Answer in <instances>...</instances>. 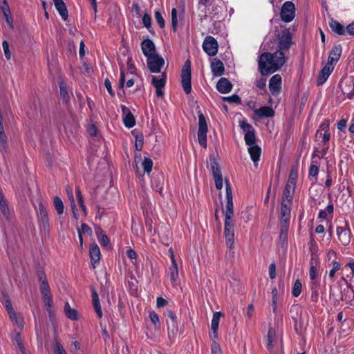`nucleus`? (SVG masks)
<instances>
[{
    "label": "nucleus",
    "mask_w": 354,
    "mask_h": 354,
    "mask_svg": "<svg viewBox=\"0 0 354 354\" xmlns=\"http://www.w3.org/2000/svg\"><path fill=\"white\" fill-rule=\"evenodd\" d=\"M177 22V10L176 8H173L171 10V27L174 31L176 30Z\"/></svg>",
    "instance_id": "09e8293b"
},
{
    "label": "nucleus",
    "mask_w": 354,
    "mask_h": 354,
    "mask_svg": "<svg viewBox=\"0 0 354 354\" xmlns=\"http://www.w3.org/2000/svg\"><path fill=\"white\" fill-rule=\"evenodd\" d=\"M226 209L225 211L224 235L227 248H232L234 244V224L232 192L228 180H225Z\"/></svg>",
    "instance_id": "f03ea898"
},
{
    "label": "nucleus",
    "mask_w": 354,
    "mask_h": 354,
    "mask_svg": "<svg viewBox=\"0 0 354 354\" xmlns=\"http://www.w3.org/2000/svg\"><path fill=\"white\" fill-rule=\"evenodd\" d=\"M281 88V77L277 74L273 75L269 82V89L272 95H277Z\"/></svg>",
    "instance_id": "2eb2a0df"
},
{
    "label": "nucleus",
    "mask_w": 354,
    "mask_h": 354,
    "mask_svg": "<svg viewBox=\"0 0 354 354\" xmlns=\"http://www.w3.org/2000/svg\"><path fill=\"white\" fill-rule=\"evenodd\" d=\"M312 261H313V259H311V262H310L311 266H310V270H309V275H310V279L314 281L317 277V269L315 266L313 265Z\"/></svg>",
    "instance_id": "6e6d98bb"
},
{
    "label": "nucleus",
    "mask_w": 354,
    "mask_h": 354,
    "mask_svg": "<svg viewBox=\"0 0 354 354\" xmlns=\"http://www.w3.org/2000/svg\"><path fill=\"white\" fill-rule=\"evenodd\" d=\"M297 178V170L292 169L290 172L288 181L286 185H290L295 188L296 181Z\"/></svg>",
    "instance_id": "ea45409f"
},
{
    "label": "nucleus",
    "mask_w": 354,
    "mask_h": 354,
    "mask_svg": "<svg viewBox=\"0 0 354 354\" xmlns=\"http://www.w3.org/2000/svg\"><path fill=\"white\" fill-rule=\"evenodd\" d=\"M211 69L214 76H221L224 73L225 68L223 62L214 58L211 63Z\"/></svg>",
    "instance_id": "5701e85b"
},
{
    "label": "nucleus",
    "mask_w": 354,
    "mask_h": 354,
    "mask_svg": "<svg viewBox=\"0 0 354 354\" xmlns=\"http://www.w3.org/2000/svg\"><path fill=\"white\" fill-rule=\"evenodd\" d=\"M330 28L331 30L339 35H344L345 29L344 27L337 21L332 20L329 23Z\"/></svg>",
    "instance_id": "2f4dec72"
},
{
    "label": "nucleus",
    "mask_w": 354,
    "mask_h": 354,
    "mask_svg": "<svg viewBox=\"0 0 354 354\" xmlns=\"http://www.w3.org/2000/svg\"><path fill=\"white\" fill-rule=\"evenodd\" d=\"M320 131H323L324 132L329 131V121L328 120H325L320 124L319 129L317 131V135L319 133Z\"/></svg>",
    "instance_id": "13d9d810"
},
{
    "label": "nucleus",
    "mask_w": 354,
    "mask_h": 354,
    "mask_svg": "<svg viewBox=\"0 0 354 354\" xmlns=\"http://www.w3.org/2000/svg\"><path fill=\"white\" fill-rule=\"evenodd\" d=\"M100 244L104 247H109V239L106 234H102V236L98 240Z\"/></svg>",
    "instance_id": "338daca9"
},
{
    "label": "nucleus",
    "mask_w": 354,
    "mask_h": 354,
    "mask_svg": "<svg viewBox=\"0 0 354 354\" xmlns=\"http://www.w3.org/2000/svg\"><path fill=\"white\" fill-rule=\"evenodd\" d=\"M255 85L259 89H263L266 85V80L265 78H260L256 80Z\"/></svg>",
    "instance_id": "052dcab7"
},
{
    "label": "nucleus",
    "mask_w": 354,
    "mask_h": 354,
    "mask_svg": "<svg viewBox=\"0 0 354 354\" xmlns=\"http://www.w3.org/2000/svg\"><path fill=\"white\" fill-rule=\"evenodd\" d=\"M280 16L285 22H290L295 16V8L292 1L285 2L281 9Z\"/></svg>",
    "instance_id": "423d86ee"
},
{
    "label": "nucleus",
    "mask_w": 354,
    "mask_h": 354,
    "mask_svg": "<svg viewBox=\"0 0 354 354\" xmlns=\"http://www.w3.org/2000/svg\"><path fill=\"white\" fill-rule=\"evenodd\" d=\"M142 165L143 167L144 171L149 174L151 171L153 167V161L150 158L145 157Z\"/></svg>",
    "instance_id": "a19ab883"
},
{
    "label": "nucleus",
    "mask_w": 354,
    "mask_h": 354,
    "mask_svg": "<svg viewBox=\"0 0 354 354\" xmlns=\"http://www.w3.org/2000/svg\"><path fill=\"white\" fill-rule=\"evenodd\" d=\"M0 210L3 217L8 220L10 218V212L7 202H5L0 205Z\"/></svg>",
    "instance_id": "a18cd8bd"
},
{
    "label": "nucleus",
    "mask_w": 354,
    "mask_h": 354,
    "mask_svg": "<svg viewBox=\"0 0 354 354\" xmlns=\"http://www.w3.org/2000/svg\"><path fill=\"white\" fill-rule=\"evenodd\" d=\"M142 23L144 26L149 30L151 28V19L149 14L145 13L142 17Z\"/></svg>",
    "instance_id": "5fc2aeb1"
},
{
    "label": "nucleus",
    "mask_w": 354,
    "mask_h": 354,
    "mask_svg": "<svg viewBox=\"0 0 354 354\" xmlns=\"http://www.w3.org/2000/svg\"><path fill=\"white\" fill-rule=\"evenodd\" d=\"M118 63L120 65V77L118 86H119V88H122L124 87V81H125L124 73V70H123L124 65L122 63L120 58H118Z\"/></svg>",
    "instance_id": "49530a36"
},
{
    "label": "nucleus",
    "mask_w": 354,
    "mask_h": 354,
    "mask_svg": "<svg viewBox=\"0 0 354 354\" xmlns=\"http://www.w3.org/2000/svg\"><path fill=\"white\" fill-rule=\"evenodd\" d=\"M244 140L247 145H256V134L255 130L245 133Z\"/></svg>",
    "instance_id": "f704fd0d"
},
{
    "label": "nucleus",
    "mask_w": 354,
    "mask_h": 354,
    "mask_svg": "<svg viewBox=\"0 0 354 354\" xmlns=\"http://www.w3.org/2000/svg\"><path fill=\"white\" fill-rule=\"evenodd\" d=\"M0 149L1 151H6L8 149L7 137L4 133V129L1 121H0Z\"/></svg>",
    "instance_id": "473e14b6"
},
{
    "label": "nucleus",
    "mask_w": 354,
    "mask_h": 354,
    "mask_svg": "<svg viewBox=\"0 0 354 354\" xmlns=\"http://www.w3.org/2000/svg\"><path fill=\"white\" fill-rule=\"evenodd\" d=\"M289 227V222L281 221V232H280V239L286 240L287 239L288 232Z\"/></svg>",
    "instance_id": "4c0bfd02"
},
{
    "label": "nucleus",
    "mask_w": 354,
    "mask_h": 354,
    "mask_svg": "<svg viewBox=\"0 0 354 354\" xmlns=\"http://www.w3.org/2000/svg\"><path fill=\"white\" fill-rule=\"evenodd\" d=\"M53 205H54V207L59 215H61L64 213V204L59 197H58V196L54 197Z\"/></svg>",
    "instance_id": "e433bc0d"
},
{
    "label": "nucleus",
    "mask_w": 354,
    "mask_h": 354,
    "mask_svg": "<svg viewBox=\"0 0 354 354\" xmlns=\"http://www.w3.org/2000/svg\"><path fill=\"white\" fill-rule=\"evenodd\" d=\"M340 268V264L337 261H333V268L329 272V277L333 278L335 276V272L339 270Z\"/></svg>",
    "instance_id": "603ef678"
},
{
    "label": "nucleus",
    "mask_w": 354,
    "mask_h": 354,
    "mask_svg": "<svg viewBox=\"0 0 354 354\" xmlns=\"http://www.w3.org/2000/svg\"><path fill=\"white\" fill-rule=\"evenodd\" d=\"M144 138L142 134H137L136 136L135 148L137 151H141L143 147Z\"/></svg>",
    "instance_id": "37998d69"
},
{
    "label": "nucleus",
    "mask_w": 354,
    "mask_h": 354,
    "mask_svg": "<svg viewBox=\"0 0 354 354\" xmlns=\"http://www.w3.org/2000/svg\"><path fill=\"white\" fill-rule=\"evenodd\" d=\"M66 194H67V196H68V198L71 202V208H72V212H73V216L75 218H77V208H76V205H75V198H74V196H73V189L71 187L69 186H67L66 187Z\"/></svg>",
    "instance_id": "7c9ffc66"
},
{
    "label": "nucleus",
    "mask_w": 354,
    "mask_h": 354,
    "mask_svg": "<svg viewBox=\"0 0 354 354\" xmlns=\"http://www.w3.org/2000/svg\"><path fill=\"white\" fill-rule=\"evenodd\" d=\"M248 152L254 163L259 160L261 149L258 145L250 146L248 147Z\"/></svg>",
    "instance_id": "c85d7f7f"
},
{
    "label": "nucleus",
    "mask_w": 354,
    "mask_h": 354,
    "mask_svg": "<svg viewBox=\"0 0 354 354\" xmlns=\"http://www.w3.org/2000/svg\"><path fill=\"white\" fill-rule=\"evenodd\" d=\"M342 50V48L340 44L335 46L329 53L327 64H329L331 66L336 64L341 56Z\"/></svg>",
    "instance_id": "6ab92c4d"
},
{
    "label": "nucleus",
    "mask_w": 354,
    "mask_h": 354,
    "mask_svg": "<svg viewBox=\"0 0 354 354\" xmlns=\"http://www.w3.org/2000/svg\"><path fill=\"white\" fill-rule=\"evenodd\" d=\"M149 317L151 322L156 326L160 324L159 322V317L156 313L154 311L149 312Z\"/></svg>",
    "instance_id": "4d7b16f0"
},
{
    "label": "nucleus",
    "mask_w": 354,
    "mask_h": 354,
    "mask_svg": "<svg viewBox=\"0 0 354 354\" xmlns=\"http://www.w3.org/2000/svg\"><path fill=\"white\" fill-rule=\"evenodd\" d=\"M294 187L290 185H286L282 195V201L292 204V194L295 192Z\"/></svg>",
    "instance_id": "cd10ccee"
},
{
    "label": "nucleus",
    "mask_w": 354,
    "mask_h": 354,
    "mask_svg": "<svg viewBox=\"0 0 354 354\" xmlns=\"http://www.w3.org/2000/svg\"><path fill=\"white\" fill-rule=\"evenodd\" d=\"M292 35L288 29L284 30L281 35H278V48L282 51L288 50L290 48Z\"/></svg>",
    "instance_id": "6e6552de"
},
{
    "label": "nucleus",
    "mask_w": 354,
    "mask_h": 354,
    "mask_svg": "<svg viewBox=\"0 0 354 354\" xmlns=\"http://www.w3.org/2000/svg\"><path fill=\"white\" fill-rule=\"evenodd\" d=\"M302 286L299 279L296 280L292 290V295L295 297H298L301 292Z\"/></svg>",
    "instance_id": "79ce46f5"
},
{
    "label": "nucleus",
    "mask_w": 354,
    "mask_h": 354,
    "mask_svg": "<svg viewBox=\"0 0 354 354\" xmlns=\"http://www.w3.org/2000/svg\"><path fill=\"white\" fill-rule=\"evenodd\" d=\"M122 115H124L123 122L126 127L131 128L136 124L135 118L129 108L124 105H121Z\"/></svg>",
    "instance_id": "dca6fc26"
},
{
    "label": "nucleus",
    "mask_w": 354,
    "mask_h": 354,
    "mask_svg": "<svg viewBox=\"0 0 354 354\" xmlns=\"http://www.w3.org/2000/svg\"><path fill=\"white\" fill-rule=\"evenodd\" d=\"M216 88L221 93H228L232 89V84L227 78L221 77L217 82Z\"/></svg>",
    "instance_id": "aec40b11"
},
{
    "label": "nucleus",
    "mask_w": 354,
    "mask_h": 354,
    "mask_svg": "<svg viewBox=\"0 0 354 354\" xmlns=\"http://www.w3.org/2000/svg\"><path fill=\"white\" fill-rule=\"evenodd\" d=\"M164 178L160 174L156 175L151 181L152 187L160 194L162 193V186L163 185Z\"/></svg>",
    "instance_id": "c756f323"
},
{
    "label": "nucleus",
    "mask_w": 354,
    "mask_h": 354,
    "mask_svg": "<svg viewBox=\"0 0 354 354\" xmlns=\"http://www.w3.org/2000/svg\"><path fill=\"white\" fill-rule=\"evenodd\" d=\"M285 62V53L279 49L272 54L263 53L258 60L259 71L262 75L273 73L281 68Z\"/></svg>",
    "instance_id": "f257e3e1"
},
{
    "label": "nucleus",
    "mask_w": 354,
    "mask_h": 354,
    "mask_svg": "<svg viewBox=\"0 0 354 354\" xmlns=\"http://www.w3.org/2000/svg\"><path fill=\"white\" fill-rule=\"evenodd\" d=\"M212 354H221L220 346L215 341H214L212 346Z\"/></svg>",
    "instance_id": "69168bd1"
},
{
    "label": "nucleus",
    "mask_w": 354,
    "mask_h": 354,
    "mask_svg": "<svg viewBox=\"0 0 354 354\" xmlns=\"http://www.w3.org/2000/svg\"><path fill=\"white\" fill-rule=\"evenodd\" d=\"M240 127L245 133H247V132L252 131L254 130L252 126L245 121L240 122Z\"/></svg>",
    "instance_id": "3c124183"
},
{
    "label": "nucleus",
    "mask_w": 354,
    "mask_h": 354,
    "mask_svg": "<svg viewBox=\"0 0 354 354\" xmlns=\"http://www.w3.org/2000/svg\"><path fill=\"white\" fill-rule=\"evenodd\" d=\"M147 64L151 73H160L165 64V60L158 55H154L147 58Z\"/></svg>",
    "instance_id": "0eeeda50"
},
{
    "label": "nucleus",
    "mask_w": 354,
    "mask_h": 354,
    "mask_svg": "<svg viewBox=\"0 0 354 354\" xmlns=\"http://www.w3.org/2000/svg\"><path fill=\"white\" fill-rule=\"evenodd\" d=\"M59 88H60V95L61 97L62 98V100L67 103L70 100L69 94L67 91L66 86L64 82H61L59 84Z\"/></svg>",
    "instance_id": "58836bf2"
},
{
    "label": "nucleus",
    "mask_w": 354,
    "mask_h": 354,
    "mask_svg": "<svg viewBox=\"0 0 354 354\" xmlns=\"http://www.w3.org/2000/svg\"><path fill=\"white\" fill-rule=\"evenodd\" d=\"M92 303L94 307L95 311L97 313L99 318H102L103 313L101 309L100 299L97 292L93 288L92 289Z\"/></svg>",
    "instance_id": "bb28decb"
},
{
    "label": "nucleus",
    "mask_w": 354,
    "mask_h": 354,
    "mask_svg": "<svg viewBox=\"0 0 354 354\" xmlns=\"http://www.w3.org/2000/svg\"><path fill=\"white\" fill-rule=\"evenodd\" d=\"M276 265L272 263L269 266V276L272 279H273L276 277Z\"/></svg>",
    "instance_id": "680f3d73"
},
{
    "label": "nucleus",
    "mask_w": 354,
    "mask_h": 354,
    "mask_svg": "<svg viewBox=\"0 0 354 354\" xmlns=\"http://www.w3.org/2000/svg\"><path fill=\"white\" fill-rule=\"evenodd\" d=\"M166 82V74L162 73L160 77L152 76L151 84L156 89V95L158 97L163 96L162 88L165 87Z\"/></svg>",
    "instance_id": "9b49d317"
},
{
    "label": "nucleus",
    "mask_w": 354,
    "mask_h": 354,
    "mask_svg": "<svg viewBox=\"0 0 354 354\" xmlns=\"http://www.w3.org/2000/svg\"><path fill=\"white\" fill-rule=\"evenodd\" d=\"M210 167L215 181V185L217 189H221L223 187V178L220 167L214 157L209 158Z\"/></svg>",
    "instance_id": "39448f33"
},
{
    "label": "nucleus",
    "mask_w": 354,
    "mask_h": 354,
    "mask_svg": "<svg viewBox=\"0 0 354 354\" xmlns=\"http://www.w3.org/2000/svg\"><path fill=\"white\" fill-rule=\"evenodd\" d=\"M38 219L42 224L44 229L46 230L49 227V219L48 216V212L46 208L44 207L41 202L39 204V214Z\"/></svg>",
    "instance_id": "a211bd4d"
},
{
    "label": "nucleus",
    "mask_w": 354,
    "mask_h": 354,
    "mask_svg": "<svg viewBox=\"0 0 354 354\" xmlns=\"http://www.w3.org/2000/svg\"><path fill=\"white\" fill-rule=\"evenodd\" d=\"M223 100L224 101L228 102L229 103L240 104L241 102V98L236 94H234L230 97H223Z\"/></svg>",
    "instance_id": "de8ad7c7"
},
{
    "label": "nucleus",
    "mask_w": 354,
    "mask_h": 354,
    "mask_svg": "<svg viewBox=\"0 0 354 354\" xmlns=\"http://www.w3.org/2000/svg\"><path fill=\"white\" fill-rule=\"evenodd\" d=\"M207 124L205 116L203 113L198 114V140L199 144L206 148L207 147Z\"/></svg>",
    "instance_id": "20e7f679"
},
{
    "label": "nucleus",
    "mask_w": 354,
    "mask_h": 354,
    "mask_svg": "<svg viewBox=\"0 0 354 354\" xmlns=\"http://www.w3.org/2000/svg\"><path fill=\"white\" fill-rule=\"evenodd\" d=\"M141 48L143 54L147 58L156 55L155 44L153 41L149 39H145L142 41Z\"/></svg>",
    "instance_id": "f8f14e48"
},
{
    "label": "nucleus",
    "mask_w": 354,
    "mask_h": 354,
    "mask_svg": "<svg viewBox=\"0 0 354 354\" xmlns=\"http://www.w3.org/2000/svg\"><path fill=\"white\" fill-rule=\"evenodd\" d=\"M89 254L93 267L95 268V264L100 261L101 257L100 250L96 243L91 244Z\"/></svg>",
    "instance_id": "412c9836"
},
{
    "label": "nucleus",
    "mask_w": 354,
    "mask_h": 354,
    "mask_svg": "<svg viewBox=\"0 0 354 354\" xmlns=\"http://www.w3.org/2000/svg\"><path fill=\"white\" fill-rule=\"evenodd\" d=\"M337 234L339 241L343 245H347L351 241V232L348 229L343 227H337Z\"/></svg>",
    "instance_id": "f3484780"
},
{
    "label": "nucleus",
    "mask_w": 354,
    "mask_h": 354,
    "mask_svg": "<svg viewBox=\"0 0 354 354\" xmlns=\"http://www.w3.org/2000/svg\"><path fill=\"white\" fill-rule=\"evenodd\" d=\"M171 266L169 268V277L171 284L175 286L178 279V270L174 256L171 255Z\"/></svg>",
    "instance_id": "4be33fe9"
},
{
    "label": "nucleus",
    "mask_w": 354,
    "mask_h": 354,
    "mask_svg": "<svg viewBox=\"0 0 354 354\" xmlns=\"http://www.w3.org/2000/svg\"><path fill=\"white\" fill-rule=\"evenodd\" d=\"M78 232H82V234H91V228L86 223H82L81 225V230H78Z\"/></svg>",
    "instance_id": "e2e57ef3"
},
{
    "label": "nucleus",
    "mask_w": 354,
    "mask_h": 354,
    "mask_svg": "<svg viewBox=\"0 0 354 354\" xmlns=\"http://www.w3.org/2000/svg\"><path fill=\"white\" fill-rule=\"evenodd\" d=\"M334 69V66H331L329 64H327L324 66V68L319 71L317 79V84L318 86L322 85L328 78L329 75L331 74Z\"/></svg>",
    "instance_id": "4468645a"
},
{
    "label": "nucleus",
    "mask_w": 354,
    "mask_h": 354,
    "mask_svg": "<svg viewBox=\"0 0 354 354\" xmlns=\"http://www.w3.org/2000/svg\"><path fill=\"white\" fill-rule=\"evenodd\" d=\"M254 114L261 118H270L274 115V111L271 107L265 106L255 109Z\"/></svg>",
    "instance_id": "393cba45"
},
{
    "label": "nucleus",
    "mask_w": 354,
    "mask_h": 354,
    "mask_svg": "<svg viewBox=\"0 0 354 354\" xmlns=\"http://www.w3.org/2000/svg\"><path fill=\"white\" fill-rule=\"evenodd\" d=\"M66 315L68 318H69L71 320H77V313L76 310L74 308H71V310H69L66 313Z\"/></svg>",
    "instance_id": "bf43d9fd"
},
{
    "label": "nucleus",
    "mask_w": 354,
    "mask_h": 354,
    "mask_svg": "<svg viewBox=\"0 0 354 354\" xmlns=\"http://www.w3.org/2000/svg\"><path fill=\"white\" fill-rule=\"evenodd\" d=\"M37 276L39 281V288L42 295V299L50 297V286L44 272L42 270H37Z\"/></svg>",
    "instance_id": "9d476101"
},
{
    "label": "nucleus",
    "mask_w": 354,
    "mask_h": 354,
    "mask_svg": "<svg viewBox=\"0 0 354 354\" xmlns=\"http://www.w3.org/2000/svg\"><path fill=\"white\" fill-rule=\"evenodd\" d=\"M55 6L64 21L68 19V10L66 3L62 0H53Z\"/></svg>",
    "instance_id": "b1692460"
},
{
    "label": "nucleus",
    "mask_w": 354,
    "mask_h": 354,
    "mask_svg": "<svg viewBox=\"0 0 354 354\" xmlns=\"http://www.w3.org/2000/svg\"><path fill=\"white\" fill-rule=\"evenodd\" d=\"M2 46H3L5 57H6V59L8 60H9L11 57V53L9 50V44L7 41H3Z\"/></svg>",
    "instance_id": "864d4df0"
},
{
    "label": "nucleus",
    "mask_w": 354,
    "mask_h": 354,
    "mask_svg": "<svg viewBox=\"0 0 354 354\" xmlns=\"http://www.w3.org/2000/svg\"><path fill=\"white\" fill-rule=\"evenodd\" d=\"M166 315L169 318V320L167 321L169 335L170 333L172 335H176L178 330L176 316L171 310H167Z\"/></svg>",
    "instance_id": "ddd939ff"
},
{
    "label": "nucleus",
    "mask_w": 354,
    "mask_h": 354,
    "mask_svg": "<svg viewBox=\"0 0 354 354\" xmlns=\"http://www.w3.org/2000/svg\"><path fill=\"white\" fill-rule=\"evenodd\" d=\"M218 43L215 38L207 36L203 44L204 51L210 56H214L218 52Z\"/></svg>",
    "instance_id": "1a4fd4ad"
},
{
    "label": "nucleus",
    "mask_w": 354,
    "mask_h": 354,
    "mask_svg": "<svg viewBox=\"0 0 354 354\" xmlns=\"http://www.w3.org/2000/svg\"><path fill=\"white\" fill-rule=\"evenodd\" d=\"M181 83L184 91L186 94H189L192 91L191 85V62L187 59L181 71Z\"/></svg>",
    "instance_id": "7ed1b4c3"
},
{
    "label": "nucleus",
    "mask_w": 354,
    "mask_h": 354,
    "mask_svg": "<svg viewBox=\"0 0 354 354\" xmlns=\"http://www.w3.org/2000/svg\"><path fill=\"white\" fill-rule=\"evenodd\" d=\"M223 316V314L221 312H215L213 315V317L211 323V330L212 331H217L220 318Z\"/></svg>",
    "instance_id": "72a5a7b5"
},
{
    "label": "nucleus",
    "mask_w": 354,
    "mask_h": 354,
    "mask_svg": "<svg viewBox=\"0 0 354 354\" xmlns=\"http://www.w3.org/2000/svg\"><path fill=\"white\" fill-rule=\"evenodd\" d=\"M155 19L158 24L159 25L160 28H164L165 26V20L159 11L155 12Z\"/></svg>",
    "instance_id": "8fccbe9b"
},
{
    "label": "nucleus",
    "mask_w": 354,
    "mask_h": 354,
    "mask_svg": "<svg viewBox=\"0 0 354 354\" xmlns=\"http://www.w3.org/2000/svg\"><path fill=\"white\" fill-rule=\"evenodd\" d=\"M276 338V332L275 330L272 328H270L268 330L267 339H268V343H267V348L270 351H271L273 348V344L272 342L275 340Z\"/></svg>",
    "instance_id": "c9c22d12"
},
{
    "label": "nucleus",
    "mask_w": 354,
    "mask_h": 354,
    "mask_svg": "<svg viewBox=\"0 0 354 354\" xmlns=\"http://www.w3.org/2000/svg\"><path fill=\"white\" fill-rule=\"evenodd\" d=\"M290 203L286 202H281V221H284L286 220V222H289L290 221Z\"/></svg>",
    "instance_id": "a878e982"
},
{
    "label": "nucleus",
    "mask_w": 354,
    "mask_h": 354,
    "mask_svg": "<svg viewBox=\"0 0 354 354\" xmlns=\"http://www.w3.org/2000/svg\"><path fill=\"white\" fill-rule=\"evenodd\" d=\"M43 300L45 303L46 306L47 307L48 312L50 313V309L53 306V300H52L51 296L46 297V298L43 299Z\"/></svg>",
    "instance_id": "774afa93"
},
{
    "label": "nucleus",
    "mask_w": 354,
    "mask_h": 354,
    "mask_svg": "<svg viewBox=\"0 0 354 354\" xmlns=\"http://www.w3.org/2000/svg\"><path fill=\"white\" fill-rule=\"evenodd\" d=\"M319 172V167L315 165H311L309 169V175L311 176H317Z\"/></svg>",
    "instance_id": "0e129e2a"
},
{
    "label": "nucleus",
    "mask_w": 354,
    "mask_h": 354,
    "mask_svg": "<svg viewBox=\"0 0 354 354\" xmlns=\"http://www.w3.org/2000/svg\"><path fill=\"white\" fill-rule=\"evenodd\" d=\"M54 353L55 354H67L63 346L57 341L54 340Z\"/></svg>",
    "instance_id": "c03bdc74"
}]
</instances>
